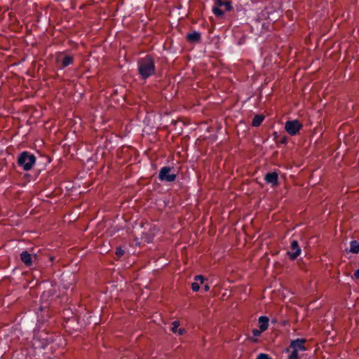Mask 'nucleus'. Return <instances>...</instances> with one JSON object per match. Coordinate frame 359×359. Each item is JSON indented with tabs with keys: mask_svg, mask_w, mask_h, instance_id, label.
Returning <instances> with one entry per match:
<instances>
[{
	"mask_svg": "<svg viewBox=\"0 0 359 359\" xmlns=\"http://www.w3.org/2000/svg\"><path fill=\"white\" fill-rule=\"evenodd\" d=\"M137 70L140 77L143 79L154 74L155 65L153 58L149 55L140 58L137 62Z\"/></svg>",
	"mask_w": 359,
	"mask_h": 359,
	"instance_id": "f257e3e1",
	"label": "nucleus"
},
{
	"mask_svg": "<svg viewBox=\"0 0 359 359\" xmlns=\"http://www.w3.org/2000/svg\"><path fill=\"white\" fill-rule=\"evenodd\" d=\"M36 161V157L34 154L28 151H23L20 154L18 159V165L25 170H30Z\"/></svg>",
	"mask_w": 359,
	"mask_h": 359,
	"instance_id": "f03ea898",
	"label": "nucleus"
},
{
	"mask_svg": "<svg viewBox=\"0 0 359 359\" xmlns=\"http://www.w3.org/2000/svg\"><path fill=\"white\" fill-rule=\"evenodd\" d=\"M231 9L232 6L230 1L216 0L215 6L212 8V12L216 16L221 17L224 15L225 11H229Z\"/></svg>",
	"mask_w": 359,
	"mask_h": 359,
	"instance_id": "7ed1b4c3",
	"label": "nucleus"
},
{
	"mask_svg": "<svg viewBox=\"0 0 359 359\" xmlns=\"http://www.w3.org/2000/svg\"><path fill=\"white\" fill-rule=\"evenodd\" d=\"M173 168L170 167H163L158 174V179L162 182H172L176 179V174L172 172Z\"/></svg>",
	"mask_w": 359,
	"mask_h": 359,
	"instance_id": "20e7f679",
	"label": "nucleus"
},
{
	"mask_svg": "<svg viewBox=\"0 0 359 359\" xmlns=\"http://www.w3.org/2000/svg\"><path fill=\"white\" fill-rule=\"evenodd\" d=\"M302 124L297 120L288 121L285 124V129L291 135H295L301 129Z\"/></svg>",
	"mask_w": 359,
	"mask_h": 359,
	"instance_id": "39448f33",
	"label": "nucleus"
},
{
	"mask_svg": "<svg viewBox=\"0 0 359 359\" xmlns=\"http://www.w3.org/2000/svg\"><path fill=\"white\" fill-rule=\"evenodd\" d=\"M301 249L299 247L298 242L295 240L291 242L290 249L287 251V254L290 257V259H296L300 254Z\"/></svg>",
	"mask_w": 359,
	"mask_h": 359,
	"instance_id": "423d86ee",
	"label": "nucleus"
},
{
	"mask_svg": "<svg viewBox=\"0 0 359 359\" xmlns=\"http://www.w3.org/2000/svg\"><path fill=\"white\" fill-rule=\"evenodd\" d=\"M57 61L62 67H66L73 62V57L69 55L60 53L57 57Z\"/></svg>",
	"mask_w": 359,
	"mask_h": 359,
	"instance_id": "0eeeda50",
	"label": "nucleus"
},
{
	"mask_svg": "<svg viewBox=\"0 0 359 359\" xmlns=\"http://www.w3.org/2000/svg\"><path fill=\"white\" fill-rule=\"evenodd\" d=\"M20 259H21V261L27 266H30L32 265V263H33V259H36V255H34L32 256L31 254H29V252H27V251H23L21 254H20Z\"/></svg>",
	"mask_w": 359,
	"mask_h": 359,
	"instance_id": "6e6552de",
	"label": "nucleus"
},
{
	"mask_svg": "<svg viewBox=\"0 0 359 359\" xmlns=\"http://www.w3.org/2000/svg\"><path fill=\"white\" fill-rule=\"evenodd\" d=\"M305 341L304 339H296L292 341L290 344V348L296 351H305V347L304 346Z\"/></svg>",
	"mask_w": 359,
	"mask_h": 359,
	"instance_id": "1a4fd4ad",
	"label": "nucleus"
},
{
	"mask_svg": "<svg viewBox=\"0 0 359 359\" xmlns=\"http://www.w3.org/2000/svg\"><path fill=\"white\" fill-rule=\"evenodd\" d=\"M265 180L267 183L272 185L278 184V174L275 172L267 173L265 176Z\"/></svg>",
	"mask_w": 359,
	"mask_h": 359,
	"instance_id": "9d476101",
	"label": "nucleus"
},
{
	"mask_svg": "<svg viewBox=\"0 0 359 359\" xmlns=\"http://www.w3.org/2000/svg\"><path fill=\"white\" fill-rule=\"evenodd\" d=\"M34 339L36 341H40L41 339L42 340L41 345L42 348H44L51 341V339L48 337L46 333H41L39 337L35 336Z\"/></svg>",
	"mask_w": 359,
	"mask_h": 359,
	"instance_id": "9b49d317",
	"label": "nucleus"
},
{
	"mask_svg": "<svg viewBox=\"0 0 359 359\" xmlns=\"http://www.w3.org/2000/svg\"><path fill=\"white\" fill-rule=\"evenodd\" d=\"M194 280L196 282L191 284V288L194 291L196 292L200 288V284L203 283L204 278L203 276L198 275L195 276Z\"/></svg>",
	"mask_w": 359,
	"mask_h": 359,
	"instance_id": "f8f14e48",
	"label": "nucleus"
},
{
	"mask_svg": "<svg viewBox=\"0 0 359 359\" xmlns=\"http://www.w3.org/2000/svg\"><path fill=\"white\" fill-rule=\"evenodd\" d=\"M259 327L261 331L264 332L269 327V318L266 316H260L259 318Z\"/></svg>",
	"mask_w": 359,
	"mask_h": 359,
	"instance_id": "ddd939ff",
	"label": "nucleus"
},
{
	"mask_svg": "<svg viewBox=\"0 0 359 359\" xmlns=\"http://www.w3.org/2000/svg\"><path fill=\"white\" fill-rule=\"evenodd\" d=\"M179 326H180L179 322L174 321L172 323L171 330H172V332L177 333L180 335H182L184 333L185 330L184 328H179Z\"/></svg>",
	"mask_w": 359,
	"mask_h": 359,
	"instance_id": "4468645a",
	"label": "nucleus"
},
{
	"mask_svg": "<svg viewBox=\"0 0 359 359\" xmlns=\"http://www.w3.org/2000/svg\"><path fill=\"white\" fill-rule=\"evenodd\" d=\"M349 252L358 254L359 252V242L357 241H352L350 243V250Z\"/></svg>",
	"mask_w": 359,
	"mask_h": 359,
	"instance_id": "2eb2a0df",
	"label": "nucleus"
},
{
	"mask_svg": "<svg viewBox=\"0 0 359 359\" xmlns=\"http://www.w3.org/2000/svg\"><path fill=\"white\" fill-rule=\"evenodd\" d=\"M201 38V34L198 32H193L187 34V39L190 41H198Z\"/></svg>",
	"mask_w": 359,
	"mask_h": 359,
	"instance_id": "dca6fc26",
	"label": "nucleus"
},
{
	"mask_svg": "<svg viewBox=\"0 0 359 359\" xmlns=\"http://www.w3.org/2000/svg\"><path fill=\"white\" fill-rule=\"evenodd\" d=\"M54 292H55L54 288H52L47 291L43 292L41 294V299L43 301H48L50 297L53 296Z\"/></svg>",
	"mask_w": 359,
	"mask_h": 359,
	"instance_id": "f3484780",
	"label": "nucleus"
},
{
	"mask_svg": "<svg viewBox=\"0 0 359 359\" xmlns=\"http://www.w3.org/2000/svg\"><path fill=\"white\" fill-rule=\"evenodd\" d=\"M264 120V117L261 115H256L252 122V125L255 127L259 126Z\"/></svg>",
	"mask_w": 359,
	"mask_h": 359,
	"instance_id": "a211bd4d",
	"label": "nucleus"
},
{
	"mask_svg": "<svg viewBox=\"0 0 359 359\" xmlns=\"http://www.w3.org/2000/svg\"><path fill=\"white\" fill-rule=\"evenodd\" d=\"M298 351L292 349L287 359H299Z\"/></svg>",
	"mask_w": 359,
	"mask_h": 359,
	"instance_id": "6ab92c4d",
	"label": "nucleus"
},
{
	"mask_svg": "<svg viewBox=\"0 0 359 359\" xmlns=\"http://www.w3.org/2000/svg\"><path fill=\"white\" fill-rule=\"evenodd\" d=\"M263 332V331H261V329H253L252 330V334L254 337H257L261 335V334Z\"/></svg>",
	"mask_w": 359,
	"mask_h": 359,
	"instance_id": "aec40b11",
	"label": "nucleus"
},
{
	"mask_svg": "<svg viewBox=\"0 0 359 359\" xmlns=\"http://www.w3.org/2000/svg\"><path fill=\"white\" fill-rule=\"evenodd\" d=\"M256 359H272L266 353H260L257 355Z\"/></svg>",
	"mask_w": 359,
	"mask_h": 359,
	"instance_id": "412c9836",
	"label": "nucleus"
},
{
	"mask_svg": "<svg viewBox=\"0 0 359 359\" xmlns=\"http://www.w3.org/2000/svg\"><path fill=\"white\" fill-rule=\"evenodd\" d=\"M116 254L118 257H121L124 254V250L121 248H117L116 250Z\"/></svg>",
	"mask_w": 359,
	"mask_h": 359,
	"instance_id": "4be33fe9",
	"label": "nucleus"
},
{
	"mask_svg": "<svg viewBox=\"0 0 359 359\" xmlns=\"http://www.w3.org/2000/svg\"><path fill=\"white\" fill-rule=\"evenodd\" d=\"M354 276L356 279H359V269L355 271Z\"/></svg>",
	"mask_w": 359,
	"mask_h": 359,
	"instance_id": "5701e85b",
	"label": "nucleus"
},
{
	"mask_svg": "<svg viewBox=\"0 0 359 359\" xmlns=\"http://www.w3.org/2000/svg\"><path fill=\"white\" fill-rule=\"evenodd\" d=\"M209 289H210L209 285H205L204 286V290H205V291H208V290H209Z\"/></svg>",
	"mask_w": 359,
	"mask_h": 359,
	"instance_id": "b1692460",
	"label": "nucleus"
},
{
	"mask_svg": "<svg viewBox=\"0 0 359 359\" xmlns=\"http://www.w3.org/2000/svg\"><path fill=\"white\" fill-rule=\"evenodd\" d=\"M251 341H253V342H257L258 340H257V338H252Z\"/></svg>",
	"mask_w": 359,
	"mask_h": 359,
	"instance_id": "393cba45",
	"label": "nucleus"
}]
</instances>
